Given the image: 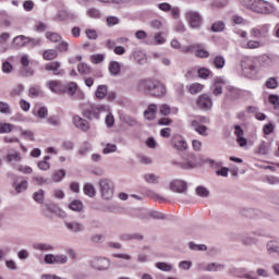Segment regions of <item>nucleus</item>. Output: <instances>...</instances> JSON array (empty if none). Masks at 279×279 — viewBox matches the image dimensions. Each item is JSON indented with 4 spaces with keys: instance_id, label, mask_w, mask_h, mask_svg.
<instances>
[{
    "instance_id": "1",
    "label": "nucleus",
    "mask_w": 279,
    "mask_h": 279,
    "mask_svg": "<svg viewBox=\"0 0 279 279\" xmlns=\"http://www.w3.org/2000/svg\"><path fill=\"white\" fill-rule=\"evenodd\" d=\"M135 90L137 93H149L153 97H162L167 93V87L160 81L148 77L137 81Z\"/></svg>"
},
{
    "instance_id": "2",
    "label": "nucleus",
    "mask_w": 279,
    "mask_h": 279,
    "mask_svg": "<svg viewBox=\"0 0 279 279\" xmlns=\"http://www.w3.org/2000/svg\"><path fill=\"white\" fill-rule=\"evenodd\" d=\"M245 8L256 14H271L274 5L265 0H245Z\"/></svg>"
},
{
    "instance_id": "3",
    "label": "nucleus",
    "mask_w": 279,
    "mask_h": 279,
    "mask_svg": "<svg viewBox=\"0 0 279 279\" xmlns=\"http://www.w3.org/2000/svg\"><path fill=\"white\" fill-rule=\"evenodd\" d=\"M101 112H110V106L90 104L89 107L83 111V117L93 121V119H99Z\"/></svg>"
},
{
    "instance_id": "4",
    "label": "nucleus",
    "mask_w": 279,
    "mask_h": 279,
    "mask_svg": "<svg viewBox=\"0 0 279 279\" xmlns=\"http://www.w3.org/2000/svg\"><path fill=\"white\" fill-rule=\"evenodd\" d=\"M98 186L102 199L110 201L114 197V182L112 180L102 178L99 180Z\"/></svg>"
},
{
    "instance_id": "5",
    "label": "nucleus",
    "mask_w": 279,
    "mask_h": 279,
    "mask_svg": "<svg viewBox=\"0 0 279 279\" xmlns=\"http://www.w3.org/2000/svg\"><path fill=\"white\" fill-rule=\"evenodd\" d=\"M185 21L187 22L191 29H199V27H202V14H199L197 11H186Z\"/></svg>"
},
{
    "instance_id": "6",
    "label": "nucleus",
    "mask_w": 279,
    "mask_h": 279,
    "mask_svg": "<svg viewBox=\"0 0 279 279\" xmlns=\"http://www.w3.org/2000/svg\"><path fill=\"white\" fill-rule=\"evenodd\" d=\"M213 96H210V94H201L196 98V108H198V110L210 112V110H213Z\"/></svg>"
},
{
    "instance_id": "7",
    "label": "nucleus",
    "mask_w": 279,
    "mask_h": 279,
    "mask_svg": "<svg viewBox=\"0 0 279 279\" xmlns=\"http://www.w3.org/2000/svg\"><path fill=\"white\" fill-rule=\"evenodd\" d=\"M269 29H271V25L262 24L251 28L250 35L252 36V38L260 40L262 38H267L269 36Z\"/></svg>"
},
{
    "instance_id": "8",
    "label": "nucleus",
    "mask_w": 279,
    "mask_h": 279,
    "mask_svg": "<svg viewBox=\"0 0 279 279\" xmlns=\"http://www.w3.org/2000/svg\"><path fill=\"white\" fill-rule=\"evenodd\" d=\"M89 267L97 271H106L110 269V259L106 257H94L89 260Z\"/></svg>"
},
{
    "instance_id": "9",
    "label": "nucleus",
    "mask_w": 279,
    "mask_h": 279,
    "mask_svg": "<svg viewBox=\"0 0 279 279\" xmlns=\"http://www.w3.org/2000/svg\"><path fill=\"white\" fill-rule=\"evenodd\" d=\"M173 149H177V151H186L189 149V143H186V140L184 136L180 134H175L171 137L170 141Z\"/></svg>"
},
{
    "instance_id": "10",
    "label": "nucleus",
    "mask_w": 279,
    "mask_h": 279,
    "mask_svg": "<svg viewBox=\"0 0 279 279\" xmlns=\"http://www.w3.org/2000/svg\"><path fill=\"white\" fill-rule=\"evenodd\" d=\"M169 189L172 191V193L184 194L186 191H189V185L185 181L177 179L169 183Z\"/></svg>"
},
{
    "instance_id": "11",
    "label": "nucleus",
    "mask_w": 279,
    "mask_h": 279,
    "mask_svg": "<svg viewBox=\"0 0 279 279\" xmlns=\"http://www.w3.org/2000/svg\"><path fill=\"white\" fill-rule=\"evenodd\" d=\"M242 95H243V92L240 88L234 87L233 85L226 86V94H225L226 99H230L231 101H236V99H240Z\"/></svg>"
},
{
    "instance_id": "12",
    "label": "nucleus",
    "mask_w": 279,
    "mask_h": 279,
    "mask_svg": "<svg viewBox=\"0 0 279 279\" xmlns=\"http://www.w3.org/2000/svg\"><path fill=\"white\" fill-rule=\"evenodd\" d=\"M241 69L243 73H254L256 71V62L250 57H244L241 61Z\"/></svg>"
},
{
    "instance_id": "13",
    "label": "nucleus",
    "mask_w": 279,
    "mask_h": 279,
    "mask_svg": "<svg viewBox=\"0 0 279 279\" xmlns=\"http://www.w3.org/2000/svg\"><path fill=\"white\" fill-rule=\"evenodd\" d=\"M211 93L215 97L223 95V78L217 76L214 78V84L211 87Z\"/></svg>"
},
{
    "instance_id": "14",
    "label": "nucleus",
    "mask_w": 279,
    "mask_h": 279,
    "mask_svg": "<svg viewBox=\"0 0 279 279\" xmlns=\"http://www.w3.org/2000/svg\"><path fill=\"white\" fill-rule=\"evenodd\" d=\"M73 125H75L78 130H82V132H88V130H90V124H88V121L84 120V118L80 116L73 117Z\"/></svg>"
},
{
    "instance_id": "15",
    "label": "nucleus",
    "mask_w": 279,
    "mask_h": 279,
    "mask_svg": "<svg viewBox=\"0 0 279 279\" xmlns=\"http://www.w3.org/2000/svg\"><path fill=\"white\" fill-rule=\"evenodd\" d=\"M61 64L59 61H53L48 64H46L45 69L46 71H52L53 75H57L59 77H62L64 75V70L60 69Z\"/></svg>"
},
{
    "instance_id": "16",
    "label": "nucleus",
    "mask_w": 279,
    "mask_h": 279,
    "mask_svg": "<svg viewBox=\"0 0 279 279\" xmlns=\"http://www.w3.org/2000/svg\"><path fill=\"white\" fill-rule=\"evenodd\" d=\"M52 19L53 21H69V19H77V14L68 10H61Z\"/></svg>"
},
{
    "instance_id": "17",
    "label": "nucleus",
    "mask_w": 279,
    "mask_h": 279,
    "mask_svg": "<svg viewBox=\"0 0 279 279\" xmlns=\"http://www.w3.org/2000/svg\"><path fill=\"white\" fill-rule=\"evenodd\" d=\"M130 60H134L137 64H145L147 62V54L143 52L142 50H135L131 52Z\"/></svg>"
},
{
    "instance_id": "18",
    "label": "nucleus",
    "mask_w": 279,
    "mask_h": 279,
    "mask_svg": "<svg viewBox=\"0 0 279 279\" xmlns=\"http://www.w3.org/2000/svg\"><path fill=\"white\" fill-rule=\"evenodd\" d=\"M240 213L243 215V217H248L250 219H256V217H260V210L250 207H242Z\"/></svg>"
},
{
    "instance_id": "19",
    "label": "nucleus",
    "mask_w": 279,
    "mask_h": 279,
    "mask_svg": "<svg viewBox=\"0 0 279 279\" xmlns=\"http://www.w3.org/2000/svg\"><path fill=\"white\" fill-rule=\"evenodd\" d=\"M158 112V106L156 104H150L144 111V117L147 121H154L156 119V113Z\"/></svg>"
},
{
    "instance_id": "20",
    "label": "nucleus",
    "mask_w": 279,
    "mask_h": 279,
    "mask_svg": "<svg viewBox=\"0 0 279 279\" xmlns=\"http://www.w3.org/2000/svg\"><path fill=\"white\" fill-rule=\"evenodd\" d=\"M22 160H23V157L21 156V153L16 150H12L7 154V162H9V165L14 166L17 162H21Z\"/></svg>"
},
{
    "instance_id": "21",
    "label": "nucleus",
    "mask_w": 279,
    "mask_h": 279,
    "mask_svg": "<svg viewBox=\"0 0 279 279\" xmlns=\"http://www.w3.org/2000/svg\"><path fill=\"white\" fill-rule=\"evenodd\" d=\"M26 45H29V37L20 35L13 38V47H15V49H21V47H25Z\"/></svg>"
},
{
    "instance_id": "22",
    "label": "nucleus",
    "mask_w": 279,
    "mask_h": 279,
    "mask_svg": "<svg viewBox=\"0 0 279 279\" xmlns=\"http://www.w3.org/2000/svg\"><path fill=\"white\" fill-rule=\"evenodd\" d=\"M66 178V171L64 169H59V170H56L51 173V184H53V182L56 184L62 182V180Z\"/></svg>"
},
{
    "instance_id": "23",
    "label": "nucleus",
    "mask_w": 279,
    "mask_h": 279,
    "mask_svg": "<svg viewBox=\"0 0 279 279\" xmlns=\"http://www.w3.org/2000/svg\"><path fill=\"white\" fill-rule=\"evenodd\" d=\"M64 226L68 230H70V232H84V225H82V222H77V221H71V222H64Z\"/></svg>"
},
{
    "instance_id": "24",
    "label": "nucleus",
    "mask_w": 279,
    "mask_h": 279,
    "mask_svg": "<svg viewBox=\"0 0 279 279\" xmlns=\"http://www.w3.org/2000/svg\"><path fill=\"white\" fill-rule=\"evenodd\" d=\"M146 45H165L167 43V39H165V37H162V33H157L154 35V39L151 38H147L145 40Z\"/></svg>"
},
{
    "instance_id": "25",
    "label": "nucleus",
    "mask_w": 279,
    "mask_h": 279,
    "mask_svg": "<svg viewBox=\"0 0 279 279\" xmlns=\"http://www.w3.org/2000/svg\"><path fill=\"white\" fill-rule=\"evenodd\" d=\"M266 250L267 254L271 256V254H278L279 255V242L276 240H270L266 243Z\"/></svg>"
},
{
    "instance_id": "26",
    "label": "nucleus",
    "mask_w": 279,
    "mask_h": 279,
    "mask_svg": "<svg viewBox=\"0 0 279 279\" xmlns=\"http://www.w3.org/2000/svg\"><path fill=\"white\" fill-rule=\"evenodd\" d=\"M33 248H35L37 252H53V250H56L53 245L43 242L34 243Z\"/></svg>"
},
{
    "instance_id": "27",
    "label": "nucleus",
    "mask_w": 279,
    "mask_h": 279,
    "mask_svg": "<svg viewBox=\"0 0 279 279\" xmlns=\"http://www.w3.org/2000/svg\"><path fill=\"white\" fill-rule=\"evenodd\" d=\"M46 86L52 92V93H62L64 90V87L62 86V83L59 81H48L46 83Z\"/></svg>"
},
{
    "instance_id": "28",
    "label": "nucleus",
    "mask_w": 279,
    "mask_h": 279,
    "mask_svg": "<svg viewBox=\"0 0 279 279\" xmlns=\"http://www.w3.org/2000/svg\"><path fill=\"white\" fill-rule=\"evenodd\" d=\"M240 47L242 49H260V47H263V43H260L259 40L251 39L246 43H242Z\"/></svg>"
},
{
    "instance_id": "29",
    "label": "nucleus",
    "mask_w": 279,
    "mask_h": 279,
    "mask_svg": "<svg viewBox=\"0 0 279 279\" xmlns=\"http://www.w3.org/2000/svg\"><path fill=\"white\" fill-rule=\"evenodd\" d=\"M209 62L218 70L226 66V58L221 54L216 56L213 60H209Z\"/></svg>"
},
{
    "instance_id": "30",
    "label": "nucleus",
    "mask_w": 279,
    "mask_h": 279,
    "mask_svg": "<svg viewBox=\"0 0 279 279\" xmlns=\"http://www.w3.org/2000/svg\"><path fill=\"white\" fill-rule=\"evenodd\" d=\"M191 128H193V130L201 136L208 135V128L206 125L197 124V122H191Z\"/></svg>"
},
{
    "instance_id": "31",
    "label": "nucleus",
    "mask_w": 279,
    "mask_h": 279,
    "mask_svg": "<svg viewBox=\"0 0 279 279\" xmlns=\"http://www.w3.org/2000/svg\"><path fill=\"white\" fill-rule=\"evenodd\" d=\"M109 72L113 76L120 75V73H121V63H119V61H111L109 63Z\"/></svg>"
},
{
    "instance_id": "32",
    "label": "nucleus",
    "mask_w": 279,
    "mask_h": 279,
    "mask_svg": "<svg viewBox=\"0 0 279 279\" xmlns=\"http://www.w3.org/2000/svg\"><path fill=\"white\" fill-rule=\"evenodd\" d=\"M70 210H74V213H82L84 210V203L82 201L75 199L69 204Z\"/></svg>"
},
{
    "instance_id": "33",
    "label": "nucleus",
    "mask_w": 279,
    "mask_h": 279,
    "mask_svg": "<svg viewBox=\"0 0 279 279\" xmlns=\"http://www.w3.org/2000/svg\"><path fill=\"white\" fill-rule=\"evenodd\" d=\"M49 160H51V157L50 156H45L44 160L38 161L37 167L41 171H49V169H51V165L49 163Z\"/></svg>"
},
{
    "instance_id": "34",
    "label": "nucleus",
    "mask_w": 279,
    "mask_h": 279,
    "mask_svg": "<svg viewBox=\"0 0 279 279\" xmlns=\"http://www.w3.org/2000/svg\"><path fill=\"white\" fill-rule=\"evenodd\" d=\"M210 29L215 34H219L221 32H225L226 31V23H223L222 21H216V22L213 23Z\"/></svg>"
},
{
    "instance_id": "35",
    "label": "nucleus",
    "mask_w": 279,
    "mask_h": 279,
    "mask_svg": "<svg viewBox=\"0 0 279 279\" xmlns=\"http://www.w3.org/2000/svg\"><path fill=\"white\" fill-rule=\"evenodd\" d=\"M33 181L35 182V184H37V186H45L47 184H51V179L43 178L40 175L33 177Z\"/></svg>"
},
{
    "instance_id": "36",
    "label": "nucleus",
    "mask_w": 279,
    "mask_h": 279,
    "mask_svg": "<svg viewBox=\"0 0 279 279\" xmlns=\"http://www.w3.org/2000/svg\"><path fill=\"white\" fill-rule=\"evenodd\" d=\"M44 60H56L58 58V50L56 49H48L45 50L43 53Z\"/></svg>"
},
{
    "instance_id": "37",
    "label": "nucleus",
    "mask_w": 279,
    "mask_h": 279,
    "mask_svg": "<svg viewBox=\"0 0 279 279\" xmlns=\"http://www.w3.org/2000/svg\"><path fill=\"white\" fill-rule=\"evenodd\" d=\"M197 75L201 80H208V77H213V71L208 70V68H201L197 70Z\"/></svg>"
},
{
    "instance_id": "38",
    "label": "nucleus",
    "mask_w": 279,
    "mask_h": 279,
    "mask_svg": "<svg viewBox=\"0 0 279 279\" xmlns=\"http://www.w3.org/2000/svg\"><path fill=\"white\" fill-rule=\"evenodd\" d=\"M83 191L87 197H95L97 195V191L95 190V186L90 183H86L83 187Z\"/></svg>"
},
{
    "instance_id": "39",
    "label": "nucleus",
    "mask_w": 279,
    "mask_h": 279,
    "mask_svg": "<svg viewBox=\"0 0 279 279\" xmlns=\"http://www.w3.org/2000/svg\"><path fill=\"white\" fill-rule=\"evenodd\" d=\"M48 125H52V128H61L62 121L58 116H50L47 120Z\"/></svg>"
},
{
    "instance_id": "40",
    "label": "nucleus",
    "mask_w": 279,
    "mask_h": 279,
    "mask_svg": "<svg viewBox=\"0 0 279 279\" xmlns=\"http://www.w3.org/2000/svg\"><path fill=\"white\" fill-rule=\"evenodd\" d=\"M33 199L37 204H43L45 202V190L39 189L37 192H34Z\"/></svg>"
},
{
    "instance_id": "41",
    "label": "nucleus",
    "mask_w": 279,
    "mask_h": 279,
    "mask_svg": "<svg viewBox=\"0 0 279 279\" xmlns=\"http://www.w3.org/2000/svg\"><path fill=\"white\" fill-rule=\"evenodd\" d=\"M106 95H108V86L99 85L96 90L97 99H106Z\"/></svg>"
},
{
    "instance_id": "42",
    "label": "nucleus",
    "mask_w": 279,
    "mask_h": 279,
    "mask_svg": "<svg viewBox=\"0 0 279 279\" xmlns=\"http://www.w3.org/2000/svg\"><path fill=\"white\" fill-rule=\"evenodd\" d=\"M204 90V85L199 83H193L189 86V92L191 95H197V93H202Z\"/></svg>"
},
{
    "instance_id": "43",
    "label": "nucleus",
    "mask_w": 279,
    "mask_h": 279,
    "mask_svg": "<svg viewBox=\"0 0 279 279\" xmlns=\"http://www.w3.org/2000/svg\"><path fill=\"white\" fill-rule=\"evenodd\" d=\"M155 267L160 271H173V265L165 262H157Z\"/></svg>"
},
{
    "instance_id": "44",
    "label": "nucleus",
    "mask_w": 279,
    "mask_h": 279,
    "mask_svg": "<svg viewBox=\"0 0 279 279\" xmlns=\"http://www.w3.org/2000/svg\"><path fill=\"white\" fill-rule=\"evenodd\" d=\"M144 180L148 184H158V182H160V177L156 175L154 173H147V174L144 175Z\"/></svg>"
},
{
    "instance_id": "45",
    "label": "nucleus",
    "mask_w": 279,
    "mask_h": 279,
    "mask_svg": "<svg viewBox=\"0 0 279 279\" xmlns=\"http://www.w3.org/2000/svg\"><path fill=\"white\" fill-rule=\"evenodd\" d=\"M47 40H50V43H60L62 40V36L58 33L47 32L46 33Z\"/></svg>"
},
{
    "instance_id": "46",
    "label": "nucleus",
    "mask_w": 279,
    "mask_h": 279,
    "mask_svg": "<svg viewBox=\"0 0 279 279\" xmlns=\"http://www.w3.org/2000/svg\"><path fill=\"white\" fill-rule=\"evenodd\" d=\"M189 247L193 252H206V250H208V246H206V244H196L194 242H190Z\"/></svg>"
},
{
    "instance_id": "47",
    "label": "nucleus",
    "mask_w": 279,
    "mask_h": 279,
    "mask_svg": "<svg viewBox=\"0 0 279 279\" xmlns=\"http://www.w3.org/2000/svg\"><path fill=\"white\" fill-rule=\"evenodd\" d=\"M0 112L1 114H12V106L5 101L0 100Z\"/></svg>"
},
{
    "instance_id": "48",
    "label": "nucleus",
    "mask_w": 279,
    "mask_h": 279,
    "mask_svg": "<svg viewBox=\"0 0 279 279\" xmlns=\"http://www.w3.org/2000/svg\"><path fill=\"white\" fill-rule=\"evenodd\" d=\"M14 130V124L11 123H0V134H10Z\"/></svg>"
},
{
    "instance_id": "49",
    "label": "nucleus",
    "mask_w": 279,
    "mask_h": 279,
    "mask_svg": "<svg viewBox=\"0 0 279 279\" xmlns=\"http://www.w3.org/2000/svg\"><path fill=\"white\" fill-rule=\"evenodd\" d=\"M77 71L81 75H90V66L86 63H80L77 65Z\"/></svg>"
},
{
    "instance_id": "50",
    "label": "nucleus",
    "mask_w": 279,
    "mask_h": 279,
    "mask_svg": "<svg viewBox=\"0 0 279 279\" xmlns=\"http://www.w3.org/2000/svg\"><path fill=\"white\" fill-rule=\"evenodd\" d=\"M90 150H92L90 143L84 142L78 149V154L80 156H86V154H88V151Z\"/></svg>"
},
{
    "instance_id": "51",
    "label": "nucleus",
    "mask_w": 279,
    "mask_h": 279,
    "mask_svg": "<svg viewBox=\"0 0 279 279\" xmlns=\"http://www.w3.org/2000/svg\"><path fill=\"white\" fill-rule=\"evenodd\" d=\"M117 151V145L107 143L104 145L102 154L108 155V154H114Z\"/></svg>"
},
{
    "instance_id": "52",
    "label": "nucleus",
    "mask_w": 279,
    "mask_h": 279,
    "mask_svg": "<svg viewBox=\"0 0 279 279\" xmlns=\"http://www.w3.org/2000/svg\"><path fill=\"white\" fill-rule=\"evenodd\" d=\"M87 16L90 19H101V11L97 8H90L87 10Z\"/></svg>"
},
{
    "instance_id": "53",
    "label": "nucleus",
    "mask_w": 279,
    "mask_h": 279,
    "mask_svg": "<svg viewBox=\"0 0 279 279\" xmlns=\"http://www.w3.org/2000/svg\"><path fill=\"white\" fill-rule=\"evenodd\" d=\"M257 154L259 156H267V154H269V146H267V142H262V145L257 148Z\"/></svg>"
},
{
    "instance_id": "54",
    "label": "nucleus",
    "mask_w": 279,
    "mask_h": 279,
    "mask_svg": "<svg viewBox=\"0 0 279 279\" xmlns=\"http://www.w3.org/2000/svg\"><path fill=\"white\" fill-rule=\"evenodd\" d=\"M196 191V195H198V197H208V195H210V191H208V189L199 185L195 189Z\"/></svg>"
},
{
    "instance_id": "55",
    "label": "nucleus",
    "mask_w": 279,
    "mask_h": 279,
    "mask_svg": "<svg viewBox=\"0 0 279 279\" xmlns=\"http://www.w3.org/2000/svg\"><path fill=\"white\" fill-rule=\"evenodd\" d=\"M209 271H223L226 269V265L219 263H208Z\"/></svg>"
},
{
    "instance_id": "56",
    "label": "nucleus",
    "mask_w": 279,
    "mask_h": 279,
    "mask_svg": "<svg viewBox=\"0 0 279 279\" xmlns=\"http://www.w3.org/2000/svg\"><path fill=\"white\" fill-rule=\"evenodd\" d=\"M178 167H180V169L190 170V169H195V167H197V163L193 161H183L178 163Z\"/></svg>"
},
{
    "instance_id": "57",
    "label": "nucleus",
    "mask_w": 279,
    "mask_h": 279,
    "mask_svg": "<svg viewBox=\"0 0 279 279\" xmlns=\"http://www.w3.org/2000/svg\"><path fill=\"white\" fill-rule=\"evenodd\" d=\"M241 241L243 245H256L258 243L256 238H252V235H244Z\"/></svg>"
},
{
    "instance_id": "58",
    "label": "nucleus",
    "mask_w": 279,
    "mask_h": 279,
    "mask_svg": "<svg viewBox=\"0 0 279 279\" xmlns=\"http://www.w3.org/2000/svg\"><path fill=\"white\" fill-rule=\"evenodd\" d=\"M159 112L162 117H169L171 114V107L167 104L160 105Z\"/></svg>"
},
{
    "instance_id": "59",
    "label": "nucleus",
    "mask_w": 279,
    "mask_h": 279,
    "mask_svg": "<svg viewBox=\"0 0 279 279\" xmlns=\"http://www.w3.org/2000/svg\"><path fill=\"white\" fill-rule=\"evenodd\" d=\"M275 130H276V126L271 122H269L263 126V132H264V134H266V136H269V134H274Z\"/></svg>"
},
{
    "instance_id": "60",
    "label": "nucleus",
    "mask_w": 279,
    "mask_h": 279,
    "mask_svg": "<svg viewBox=\"0 0 279 279\" xmlns=\"http://www.w3.org/2000/svg\"><path fill=\"white\" fill-rule=\"evenodd\" d=\"M76 90H77V83L71 82L68 84L65 93H68V95L73 96L76 93Z\"/></svg>"
},
{
    "instance_id": "61",
    "label": "nucleus",
    "mask_w": 279,
    "mask_h": 279,
    "mask_svg": "<svg viewBox=\"0 0 279 279\" xmlns=\"http://www.w3.org/2000/svg\"><path fill=\"white\" fill-rule=\"evenodd\" d=\"M27 186H29V184L27 183V180H23L21 183L15 185V191L16 193H24Z\"/></svg>"
},
{
    "instance_id": "62",
    "label": "nucleus",
    "mask_w": 279,
    "mask_h": 279,
    "mask_svg": "<svg viewBox=\"0 0 279 279\" xmlns=\"http://www.w3.org/2000/svg\"><path fill=\"white\" fill-rule=\"evenodd\" d=\"M90 60H92L93 64H101V62H104V60H106V56H104V54H93L90 57Z\"/></svg>"
},
{
    "instance_id": "63",
    "label": "nucleus",
    "mask_w": 279,
    "mask_h": 279,
    "mask_svg": "<svg viewBox=\"0 0 279 279\" xmlns=\"http://www.w3.org/2000/svg\"><path fill=\"white\" fill-rule=\"evenodd\" d=\"M195 56L196 58H209L210 57V52H208L207 50H204L202 48H197L195 50Z\"/></svg>"
},
{
    "instance_id": "64",
    "label": "nucleus",
    "mask_w": 279,
    "mask_h": 279,
    "mask_svg": "<svg viewBox=\"0 0 279 279\" xmlns=\"http://www.w3.org/2000/svg\"><path fill=\"white\" fill-rule=\"evenodd\" d=\"M266 86L271 89L278 88V81L274 77H270L268 81H266Z\"/></svg>"
}]
</instances>
